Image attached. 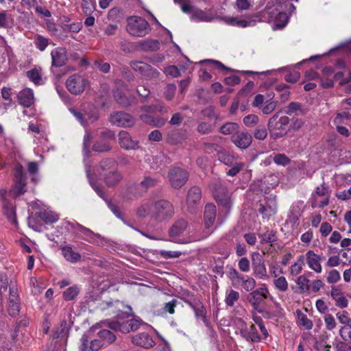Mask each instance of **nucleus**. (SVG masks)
Returning a JSON list of instances; mask_svg holds the SVG:
<instances>
[{
    "mask_svg": "<svg viewBox=\"0 0 351 351\" xmlns=\"http://www.w3.org/2000/svg\"><path fill=\"white\" fill-rule=\"evenodd\" d=\"M218 159L227 166H232L237 162L235 157L226 151H221L217 154Z\"/></svg>",
    "mask_w": 351,
    "mask_h": 351,
    "instance_id": "35",
    "label": "nucleus"
},
{
    "mask_svg": "<svg viewBox=\"0 0 351 351\" xmlns=\"http://www.w3.org/2000/svg\"><path fill=\"white\" fill-rule=\"evenodd\" d=\"M62 253L64 258L71 263H75L80 261L81 255L78 252H74L70 246L62 247Z\"/></svg>",
    "mask_w": 351,
    "mask_h": 351,
    "instance_id": "30",
    "label": "nucleus"
},
{
    "mask_svg": "<svg viewBox=\"0 0 351 351\" xmlns=\"http://www.w3.org/2000/svg\"><path fill=\"white\" fill-rule=\"evenodd\" d=\"M324 258L317 254L313 250H308L305 254V260L308 267L317 274L322 271L321 262Z\"/></svg>",
    "mask_w": 351,
    "mask_h": 351,
    "instance_id": "15",
    "label": "nucleus"
},
{
    "mask_svg": "<svg viewBox=\"0 0 351 351\" xmlns=\"http://www.w3.org/2000/svg\"><path fill=\"white\" fill-rule=\"evenodd\" d=\"M235 5L239 11L248 10L252 5L251 0H236Z\"/></svg>",
    "mask_w": 351,
    "mask_h": 351,
    "instance_id": "55",
    "label": "nucleus"
},
{
    "mask_svg": "<svg viewBox=\"0 0 351 351\" xmlns=\"http://www.w3.org/2000/svg\"><path fill=\"white\" fill-rule=\"evenodd\" d=\"M89 337L87 335L84 334L80 339V346L79 348V351H92L88 343H89Z\"/></svg>",
    "mask_w": 351,
    "mask_h": 351,
    "instance_id": "64",
    "label": "nucleus"
},
{
    "mask_svg": "<svg viewBox=\"0 0 351 351\" xmlns=\"http://www.w3.org/2000/svg\"><path fill=\"white\" fill-rule=\"evenodd\" d=\"M148 22L142 17L132 16L127 19V32L133 36L143 37L149 31Z\"/></svg>",
    "mask_w": 351,
    "mask_h": 351,
    "instance_id": "4",
    "label": "nucleus"
},
{
    "mask_svg": "<svg viewBox=\"0 0 351 351\" xmlns=\"http://www.w3.org/2000/svg\"><path fill=\"white\" fill-rule=\"evenodd\" d=\"M290 119L287 116L279 117V112L272 116L267 124L270 137L274 140L282 138L287 134V128Z\"/></svg>",
    "mask_w": 351,
    "mask_h": 351,
    "instance_id": "2",
    "label": "nucleus"
},
{
    "mask_svg": "<svg viewBox=\"0 0 351 351\" xmlns=\"http://www.w3.org/2000/svg\"><path fill=\"white\" fill-rule=\"evenodd\" d=\"M164 73L172 77H178L181 75L180 71L176 66L171 65L167 66L163 70Z\"/></svg>",
    "mask_w": 351,
    "mask_h": 351,
    "instance_id": "59",
    "label": "nucleus"
},
{
    "mask_svg": "<svg viewBox=\"0 0 351 351\" xmlns=\"http://www.w3.org/2000/svg\"><path fill=\"white\" fill-rule=\"evenodd\" d=\"M138 47L140 49L143 51H154L159 49L160 43L157 40L154 39H145L141 40L138 43Z\"/></svg>",
    "mask_w": 351,
    "mask_h": 351,
    "instance_id": "29",
    "label": "nucleus"
},
{
    "mask_svg": "<svg viewBox=\"0 0 351 351\" xmlns=\"http://www.w3.org/2000/svg\"><path fill=\"white\" fill-rule=\"evenodd\" d=\"M193 311L197 319H201L204 323H206V310L202 303L199 304Z\"/></svg>",
    "mask_w": 351,
    "mask_h": 351,
    "instance_id": "54",
    "label": "nucleus"
},
{
    "mask_svg": "<svg viewBox=\"0 0 351 351\" xmlns=\"http://www.w3.org/2000/svg\"><path fill=\"white\" fill-rule=\"evenodd\" d=\"M65 84L69 93L77 95L82 93L89 83L84 76L74 73L67 78Z\"/></svg>",
    "mask_w": 351,
    "mask_h": 351,
    "instance_id": "5",
    "label": "nucleus"
},
{
    "mask_svg": "<svg viewBox=\"0 0 351 351\" xmlns=\"http://www.w3.org/2000/svg\"><path fill=\"white\" fill-rule=\"evenodd\" d=\"M98 336L106 341L108 343H112L116 340L115 335L109 330L103 329L99 331Z\"/></svg>",
    "mask_w": 351,
    "mask_h": 351,
    "instance_id": "49",
    "label": "nucleus"
},
{
    "mask_svg": "<svg viewBox=\"0 0 351 351\" xmlns=\"http://www.w3.org/2000/svg\"><path fill=\"white\" fill-rule=\"evenodd\" d=\"M157 182H158V180L156 178L151 177V176H146L140 182L139 187L141 190L146 191L149 189L154 187L156 184Z\"/></svg>",
    "mask_w": 351,
    "mask_h": 351,
    "instance_id": "42",
    "label": "nucleus"
},
{
    "mask_svg": "<svg viewBox=\"0 0 351 351\" xmlns=\"http://www.w3.org/2000/svg\"><path fill=\"white\" fill-rule=\"evenodd\" d=\"M3 207L4 214L8 220L13 223H16L15 209L12 204L4 202Z\"/></svg>",
    "mask_w": 351,
    "mask_h": 351,
    "instance_id": "40",
    "label": "nucleus"
},
{
    "mask_svg": "<svg viewBox=\"0 0 351 351\" xmlns=\"http://www.w3.org/2000/svg\"><path fill=\"white\" fill-rule=\"evenodd\" d=\"M175 214L173 204L166 199H159L154 202L152 220L161 223L171 219Z\"/></svg>",
    "mask_w": 351,
    "mask_h": 351,
    "instance_id": "1",
    "label": "nucleus"
},
{
    "mask_svg": "<svg viewBox=\"0 0 351 351\" xmlns=\"http://www.w3.org/2000/svg\"><path fill=\"white\" fill-rule=\"evenodd\" d=\"M102 138L97 141L93 146V149L97 152H106L111 149L112 147L110 145L108 139H112L114 134L110 131H106L101 133Z\"/></svg>",
    "mask_w": 351,
    "mask_h": 351,
    "instance_id": "20",
    "label": "nucleus"
},
{
    "mask_svg": "<svg viewBox=\"0 0 351 351\" xmlns=\"http://www.w3.org/2000/svg\"><path fill=\"white\" fill-rule=\"evenodd\" d=\"M202 198V192L199 188L197 186L191 187L186 195V205L190 212H193L197 205L199 204Z\"/></svg>",
    "mask_w": 351,
    "mask_h": 351,
    "instance_id": "17",
    "label": "nucleus"
},
{
    "mask_svg": "<svg viewBox=\"0 0 351 351\" xmlns=\"http://www.w3.org/2000/svg\"><path fill=\"white\" fill-rule=\"evenodd\" d=\"M62 28L64 31L77 33L82 28V24L80 22L73 23L71 24H64Z\"/></svg>",
    "mask_w": 351,
    "mask_h": 351,
    "instance_id": "56",
    "label": "nucleus"
},
{
    "mask_svg": "<svg viewBox=\"0 0 351 351\" xmlns=\"http://www.w3.org/2000/svg\"><path fill=\"white\" fill-rule=\"evenodd\" d=\"M262 243H273L276 241V236L273 230H267L261 235Z\"/></svg>",
    "mask_w": 351,
    "mask_h": 351,
    "instance_id": "50",
    "label": "nucleus"
},
{
    "mask_svg": "<svg viewBox=\"0 0 351 351\" xmlns=\"http://www.w3.org/2000/svg\"><path fill=\"white\" fill-rule=\"evenodd\" d=\"M80 293V289L77 285L67 288L62 293L64 300L70 301L75 300Z\"/></svg>",
    "mask_w": 351,
    "mask_h": 351,
    "instance_id": "39",
    "label": "nucleus"
},
{
    "mask_svg": "<svg viewBox=\"0 0 351 351\" xmlns=\"http://www.w3.org/2000/svg\"><path fill=\"white\" fill-rule=\"evenodd\" d=\"M232 142L240 149H246L252 143V137L247 132L239 131L231 137Z\"/></svg>",
    "mask_w": 351,
    "mask_h": 351,
    "instance_id": "19",
    "label": "nucleus"
},
{
    "mask_svg": "<svg viewBox=\"0 0 351 351\" xmlns=\"http://www.w3.org/2000/svg\"><path fill=\"white\" fill-rule=\"evenodd\" d=\"M118 141L121 147L125 150H135L139 148L138 141L133 139L127 131L119 132Z\"/></svg>",
    "mask_w": 351,
    "mask_h": 351,
    "instance_id": "14",
    "label": "nucleus"
},
{
    "mask_svg": "<svg viewBox=\"0 0 351 351\" xmlns=\"http://www.w3.org/2000/svg\"><path fill=\"white\" fill-rule=\"evenodd\" d=\"M114 97L122 106L126 107L130 104V99L119 89H117L114 91Z\"/></svg>",
    "mask_w": 351,
    "mask_h": 351,
    "instance_id": "41",
    "label": "nucleus"
},
{
    "mask_svg": "<svg viewBox=\"0 0 351 351\" xmlns=\"http://www.w3.org/2000/svg\"><path fill=\"white\" fill-rule=\"evenodd\" d=\"M82 225L77 223L76 221H64L62 223V227H64L68 231H72L74 233L80 232L78 230V226H82Z\"/></svg>",
    "mask_w": 351,
    "mask_h": 351,
    "instance_id": "58",
    "label": "nucleus"
},
{
    "mask_svg": "<svg viewBox=\"0 0 351 351\" xmlns=\"http://www.w3.org/2000/svg\"><path fill=\"white\" fill-rule=\"evenodd\" d=\"M238 267L240 271L247 273L250 270V262L246 257H243L239 260Z\"/></svg>",
    "mask_w": 351,
    "mask_h": 351,
    "instance_id": "60",
    "label": "nucleus"
},
{
    "mask_svg": "<svg viewBox=\"0 0 351 351\" xmlns=\"http://www.w3.org/2000/svg\"><path fill=\"white\" fill-rule=\"evenodd\" d=\"M241 286L245 291L252 292L254 290V288L256 286V282L254 278L250 276H245L244 280H243Z\"/></svg>",
    "mask_w": 351,
    "mask_h": 351,
    "instance_id": "46",
    "label": "nucleus"
},
{
    "mask_svg": "<svg viewBox=\"0 0 351 351\" xmlns=\"http://www.w3.org/2000/svg\"><path fill=\"white\" fill-rule=\"evenodd\" d=\"M8 312L12 316H15L19 312V297L14 288L10 289Z\"/></svg>",
    "mask_w": 351,
    "mask_h": 351,
    "instance_id": "27",
    "label": "nucleus"
},
{
    "mask_svg": "<svg viewBox=\"0 0 351 351\" xmlns=\"http://www.w3.org/2000/svg\"><path fill=\"white\" fill-rule=\"evenodd\" d=\"M52 66L60 67L64 66L68 60L67 51L64 47H58L51 52Z\"/></svg>",
    "mask_w": 351,
    "mask_h": 351,
    "instance_id": "21",
    "label": "nucleus"
},
{
    "mask_svg": "<svg viewBox=\"0 0 351 351\" xmlns=\"http://www.w3.org/2000/svg\"><path fill=\"white\" fill-rule=\"evenodd\" d=\"M40 218L45 223H52L58 221V217L56 214L51 211L45 210L41 212L39 215Z\"/></svg>",
    "mask_w": 351,
    "mask_h": 351,
    "instance_id": "44",
    "label": "nucleus"
},
{
    "mask_svg": "<svg viewBox=\"0 0 351 351\" xmlns=\"http://www.w3.org/2000/svg\"><path fill=\"white\" fill-rule=\"evenodd\" d=\"M239 125L237 123L228 122L220 128V132L224 135H234L239 132Z\"/></svg>",
    "mask_w": 351,
    "mask_h": 351,
    "instance_id": "34",
    "label": "nucleus"
},
{
    "mask_svg": "<svg viewBox=\"0 0 351 351\" xmlns=\"http://www.w3.org/2000/svg\"><path fill=\"white\" fill-rule=\"evenodd\" d=\"M240 294L238 291L230 289L226 293L225 302L228 306H233L234 303L239 299Z\"/></svg>",
    "mask_w": 351,
    "mask_h": 351,
    "instance_id": "43",
    "label": "nucleus"
},
{
    "mask_svg": "<svg viewBox=\"0 0 351 351\" xmlns=\"http://www.w3.org/2000/svg\"><path fill=\"white\" fill-rule=\"evenodd\" d=\"M274 284L275 287L282 292H285L288 290V282L284 276L275 279Z\"/></svg>",
    "mask_w": 351,
    "mask_h": 351,
    "instance_id": "48",
    "label": "nucleus"
},
{
    "mask_svg": "<svg viewBox=\"0 0 351 351\" xmlns=\"http://www.w3.org/2000/svg\"><path fill=\"white\" fill-rule=\"evenodd\" d=\"M26 177L23 172V167L18 165L15 167V183L14 191L17 195L23 194L25 191Z\"/></svg>",
    "mask_w": 351,
    "mask_h": 351,
    "instance_id": "18",
    "label": "nucleus"
},
{
    "mask_svg": "<svg viewBox=\"0 0 351 351\" xmlns=\"http://www.w3.org/2000/svg\"><path fill=\"white\" fill-rule=\"evenodd\" d=\"M168 178L172 187L180 189L188 180L189 173L180 167H173L169 170Z\"/></svg>",
    "mask_w": 351,
    "mask_h": 351,
    "instance_id": "8",
    "label": "nucleus"
},
{
    "mask_svg": "<svg viewBox=\"0 0 351 351\" xmlns=\"http://www.w3.org/2000/svg\"><path fill=\"white\" fill-rule=\"evenodd\" d=\"M225 21L227 24L232 26H237L240 27H246L253 26L255 25V21L250 20L246 21L243 19L239 20L235 17H229L225 19Z\"/></svg>",
    "mask_w": 351,
    "mask_h": 351,
    "instance_id": "32",
    "label": "nucleus"
},
{
    "mask_svg": "<svg viewBox=\"0 0 351 351\" xmlns=\"http://www.w3.org/2000/svg\"><path fill=\"white\" fill-rule=\"evenodd\" d=\"M27 76L36 85H41L44 83L41 73L38 69H32L28 71Z\"/></svg>",
    "mask_w": 351,
    "mask_h": 351,
    "instance_id": "37",
    "label": "nucleus"
},
{
    "mask_svg": "<svg viewBox=\"0 0 351 351\" xmlns=\"http://www.w3.org/2000/svg\"><path fill=\"white\" fill-rule=\"evenodd\" d=\"M341 279L340 273L337 269L330 270L326 278L327 282L329 284L337 283Z\"/></svg>",
    "mask_w": 351,
    "mask_h": 351,
    "instance_id": "53",
    "label": "nucleus"
},
{
    "mask_svg": "<svg viewBox=\"0 0 351 351\" xmlns=\"http://www.w3.org/2000/svg\"><path fill=\"white\" fill-rule=\"evenodd\" d=\"M121 174L117 171V169L108 173L101 179L104 180L106 184L108 186H114L117 185L122 180Z\"/></svg>",
    "mask_w": 351,
    "mask_h": 351,
    "instance_id": "31",
    "label": "nucleus"
},
{
    "mask_svg": "<svg viewBox=\"0 0 351 351\" xmlns=\"http://www.w3.org/2000/svg\"><path fill=\"white\" fill-rule=\"evenodd\" d=\"M130 66L133 70L138 72L143 76V77L146 80L158 78L160 75V73L156 69L143 62H131Z\"/></svg>",
    "mask_w": 351,
    "mask_h": 351,
    "instance_id": "9",
    "label": "nucleus"
},
{
    "mask_svg": "<svg viewBox=\"0 0 351 351\" xmlns=\"http://www.w3.org/2000/svg\"><path fill=\"white\" fill-rule=\"evenodd\" d=\"M79 232L82 234V239L89 243H95L96 239L99 237V234L93 232L89 228L83 226H78Z\"/></svg>",
    "mask_w": 351,
    "mask_h": 351,
    "instance_id": "33",
    "label": "nucleus"
},
{
    "mask_svg": "<svg viewBox=\"0 0 351 351\" xmlns=\"http://www.w3.org/2000/svg\"><path fill=\"white\" fill-rule=\"evenodd\" d=\"M132 341L134 344L145 348H152L154 345L153 339L146 332H141L134 336Z\"/></svg>",
    "mask_w": 351,
    "mask_h": 351,
    "instance_id": "24",
    "label": "nucleus"
},
{
    "mask_svg": "<svg viewBox=\"0 0 351 351\" xmlns=\"http://www.w3.org/2000/svg\"><path fill=\"white\" fill-rule=\"evenodd\" d=\"M154 209V202L152 201H147L143 202L136 209V215L140 218H145L149 216L152 219V213Z\"/></svg>",
    "mask_w": 351,
    "mask_h": 351,
    "instance_id": "28",
    "label": "nucleus"
},
{
    "mask_svg": "<svg viewBox=\"0 0 351 351\" xmlns=\"http://www.w3.org/2000/svg\"><path fill=\"white\" fill-rule=\"evenodd\" d=\"M34 45L37 49L43 51L49 45V40L41 35H36L34 39Z\"/></svg>",
    "mask_w": 351,
    "mask_h": 351,
    "instance_id": "45",
    "label": "nucleus"
},
{
    "mask_svg": "<svg viewBox=\"0 0 351 351\" xmlns=\"http://www.w3.org/2000/svg\"><path fill=\"white\" fill-rule=\"evenodd\" d=\"M303 257L300 256L298 262L291 265L290 272L291 275L297 276L302 270Z\"/></svg>",
    "mask_w": 351,
    "mask_h": 351,
    "instance_id": "61",
    "label": "nucleus"
},
{
    "mask_svg": "<svg viewBox=\"0 0 351 351\" xmlns=\"http://www.w3.org/2000/svg\"><path fill=\"white\" fill-rule=\"evenodd\" d=\"M188 226V221L184 219L176 220L169 230V235L172 241L179 243H184V241L180 239V237L184 233Z\"/></svg>",
    "mask_w": 351,
    "mask_h": 351,
    "instance_id": "11",
    "label": "nucleus"
},
{
    "mask_svg": "<svg viewBox=\"0 0 351 351\" xmlns=\"http://www.w3.org/2000/svg\"><path fill=\"white\" fill-rule=\"evenodd\" d=\"M187 137L186 132L183 130H173L167 133L168 143L177 145L184 142Z\"/></svg>",
    "mask_w": 351,
    "mask_h": 351,
    "instance_id": "26",
    "label": "nucleus"
},
{
    "mask_svg": "<svg viewBox=\"0 0 351 351\" xmlns=\"http://www.w3.org/2000/svg\"><path fill=\"white\" fill-rule=\"evenodd\" d=\"M339 335L343 341L351 343V325L350 326L341 327Z\"/></svg>",
    "mask_w": 351,
    "mask_h": 351,
    "instance_id": "51",
    "label": "nucleus"
},
{
    "mask_svg": "<svg viewBox=\"0 0 351 351\" xmlns=\"http://www.w3.org/2000/svg\"><path fill=\"white\" fill-rule=\"evenodd\" d=\"M19 103L25 107H30L34 103V96L31 88H26L21 90L17 95Z\"/></svg>",
    "mask_w": 351,
    "mask_h": 351,
    "instance_id": "22",
    "label": "nucleus"
},
{
    "mask_svg": "<svg viewBox=\"0 0 351 351\" xmlns=\"http://www.w3.org/2000/svg\"><path fill=\"white\" fill-rule=\"evenodd\" d=\"M117 169V162L112 158H105L102 160L99 165L95 168L94 173L101 178H104L111 173L112 171Z\"/></svg>",
    "mask_w": 351,
    "mask_h": 351,
    "instance_id": "16",
    "label": "nucleus"
},
{
    "mask_svg": "<svg viewBox=\"0 0 351 351\" xmlns=\"http://www.w3.org/2000/svg\"><path fill=\"white\" fill-rule=\"evenodd\" d=\"M85 171L91 186L94 189V190L99 197H104V193L103 192L102 189L93 181V179L91 177V170L90 166L89 165L85 164Z\"/></svg>",
    "mask_w": 351,
    "mask_h": 351,
    "instance_id": "38",
    "label": "nucleus"
},
{
    "mask_svg": "<svg viewBox=\"0 0 351 351\" xmlns=\"http://www.w3.org/2000/svg\"><path fill=\"white\" fill-rule=\"evenodd\" d=\"M339 322L343 324V326H351V318L348 316V313L346 311L338 312L336 315Z\"/></svg>",
    "mask_w": 351,
    "mask_h": 351,
    "instance_id": "52",
    "label": "nucleus"
},
{
    "mask_svg": "<svg viewBox=\"0 0 351 351\" xmlns=\"http://www.w3.org/2000/svg\"><path fill=\"white\" fill-rule=\"evenodd\" d=\"M269 295V289L266 285L263 284L261 287L250 292L247 296V300L252 305L254 310L261 313L263 310L261 306V304L268 298Z\"/></svg>",
    "mask_w": 351,
    "mask_h": 351,
    "instance_id": "6",
    "label": "nucleus"
},
{
    "mask_svg": "<svg viewBox=\"0 0 351 351\" xmlns=\"http://www.w3.org/2000/svg\"><path fill=\"white\" fill-rule=\"evenodd\" d=\"M236 322L238 326V329L239 330V333L242 337L245 339L247 341L252 342H258L261 340V336H256L253 332H252L251 335H249L247 324L243 319L238 318L236 319Z\"/></svg>",
    "mask_w": 351,
    "mask_h": 351,
    "instance_id": "23",
    "label": "nucleus"
},
{
    "mask_svg": "<svg viewBox=\"0 0 351 351\" xmlns=\"http://www.w3.org/2000/svg\"><path fill=\"white\" fill-rule=\"evenodd\" d=\"M231 168L226 171V174L229 176H235L244 167L243 162H235L233 165L230 166Z\"/></svg>",
    "mask_w": 351,
    "mask_h": 351,
    "instance_id": "57",
    "label": "nucleus"
},
{
    "mask_svg": "<svg viewBox=\"0 0 351 351\" xmlns=\"http://www.w3.org/2000/svg\"><path fill=\"white\" fill-rule=\"evenodd\" d=\"M140 324L141 323L135 319H130L126 321L104 320L96 324L93 327L100 328L101 326H106L115 331H120L123 333H128L130 331L136 330L138 328Z\"/></svg>",
    "mask_w": 351,
    "mask_h": 351,
    "instance_id": "3",
    "label": "nucleus"
},
{
    "mask_svg": "<svg viewBox=\"0 0 351 351\" xmlns=\"http://www.w3.org/2000/svg\"><path fill=\"white\" fill-rule=\"evenodd\" d=\"M110 122L119 127H132L134 125L135 120L128 113L117 112L111 114Z\"/></svg>",
    "mask_w": 351,
    "mask_h": 351,
    "instance_id": "13",
    "label": "nucleus"
},
{
    "mask_svg": "<svg viewBox=\"0 0 351 351\" xmlns=\"http://www.w3.org/2000/svg\"><path fill=\"white\" fill-rule=\"evenodd\" d=\"M274 17L276 21V25L278 27H284L288 22L289 17L285 12H278L277 16Z\"/></svg>",
    "mask_w": 351,
    "mask_h": 351,
    "instance_id": "47",
    "label": "nucleus"
},
{
    "mask_svg": "<svg viewBox=\"0 0 351 351\" xmlns=\"http://www.w3.org/2000/svg\"><path fill=\"white\" fill-rule=\"evenodd\" d=\"M251 260L254 276L259 279H266L267 274L263 256L254 252L251 255Z\"/></svg>",
    "mask_w": 351,
    "mask_h": 351,
    "instance_id": "7",
    "label": "nucleus"
},
{
    "mask_svg": "<svg viewBox=\"0 0 351 351\" xmlns=\"http://www.w3.org/2000/svg\"><path fill=\"white\" fill-rule=\"evenodd\" d=\"M297 316H298V324L300 326L304 327L306 330H311L313 328V322L308 318L306 315H305L300 311H298Z\"/></svg>",
    "mask_w": 351,
    "mask_h": 351,
    "instance_id": "36",
    "label": "nucleus"
},
{
    "mask_svg": "<svg viewBox=\"0 0 351 351\" xmlns=\"http://www.w3.org/2000/svg\"><path fill=\"white\" fill-rule=\"evenodd\" d=\"M69 110L84 127L89 123H94L98 119V114L95 108H92L90 111H86L84 113L78 112L74 108H70Z\"/></svg>",
    "mask_w": 351,
    "mask_h": 351,
    "instance_id": "12",
    "label": "nucleus"
},
{
    "mask_svg": "<svg viewBox=\"0 0 351 351\" xmlns=\"http://www.w3.org/2000/svg\"><path fill=\"white\" fill-rule=\"evenodd\" d=\"M324 320L327 330H331L336 327L335 319L331 314H326L324 317Z\"/></svg>",
    "mask_w": 351,
    "mask_h": 351,
    "instance_id": "63",
    "label": "nucleus"
},
{
    "mask_svg": "<svg viewBox=\"0 0 351 351\" xmlns=\"http://www.w3.org/2000/svg\"><path fill=\"white\" fill-rule=\"evenodd\" d=\"M214 197L219 204L222 206L221 212L228 214L231 208V199L227 189L221 185L216 186Z\"/></svg>",
    "mask_w": 351,
    "mask_h": 351,
    "instance_id": "10",
    "label": "nucleus"
},
{
    "mask_svg": "<svg viewBox=\"0 0 351 351\" xmlns=\"http://www.w3.org/2000/svg\"><path fill=\"white\" fill-rule=\"evenodd\" d=\"M310 280L304 276H300L298 278L297 284L300 289L303 291H308L310 289Z\"/></svg>",
    "mask_w": 351,
    "mask_h": 351,
    "instance_id": "62",
    "label": "nucleus"
},
{
    "mask_svg": "<svg viewBox=\"0 0 351 351\" xmlns=\"http://www.w3.org/2000/svg\"><path fill=\"white\" fill-rule=\"evenodd\" d=\"M217 209L213 204H208L204 208V221L206 228H209L215 223Z\"/></svg>",
    "mask_w": 351,
    "mask_h": 351,
    "instance_id": "25",
    "label": "nucleus"
}]
</instances>
